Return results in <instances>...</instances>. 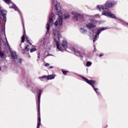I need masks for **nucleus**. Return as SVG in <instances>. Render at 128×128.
<instances>
[{
  "instance_id": "obj_21",
  "label": "nucleus",
  "mask_w": 128,
  "mask_h": 128,
  "mask_svg": "<svg viewBox=\"0 0 128 128\" xmlns=\"http://www.w3.org/2000/svg\"><path fill=\"white\" fill-rule=\"evenodd\" d=\"M29 50L30 48H24L22 50V52L23 54H24L26 52H29Z\"/></svg>"
},
{
  "instance_id": "obj_32",
  "label": "nucleus",
  "mask_w": 128,
  "mask_h": 128,
  "mask_svg": "<svg viewBox=\"0 0 128 128\" xmlns=\"http://www.w3.org/2000/svg\"><path fill=\"white\" fill-rule=\"evenodd\" d=\"M18 62H20V64H22V60L20 58L18 59Z\"/></svg>"
},
{
  "instance_id": "obj_37",
  "label": "nucleus",
  "mask_w": 128,
  "mask_h": 128,
  "mask_svg": "<svg viewBox=\"0 0 128 128\" xmlns=\"http://www.w3.org/2000/svg\"><path fill=\"white\" fill-rule=\"evenodd\" d=\"M54 68V66H51L49 67V68Z\"/></svg>"
},
{
  "instance_id": "obj_12",
  "label": "nucleus",
  "mask_w": 128,
  "mask_h": 128,
  "mask_svg": "<svg viewBox=\"0 0 128 128\" xmlns=\"http://www.w3.org/2000/svg\"><path fill=\"white\" fill-rule=\"evenodd\" d=\"M11 58L12 60H18V56L16 54V52H12L11 54Z\"/></svg>"
},
{
  "instance_id": "obj_9",
  "label": "nucleus",
  "mask_w": 128,
  "mask_h": 128,
  "mask_svg": "<svg viewBox=\"0 0 128 128\" xmlns=\"http://www.w3.org/2000/svg\"><path fill=\"white\" fill-rule=\"evenodd\" d=\"M116 2L114 1H112V0H108L105 3V6L106 8H112L114 4H116Z\"/></svg>"
},
{
  "instance_id": "obj_8",
  "label": "nucleus",
  "mask_w": 128,
  "mask_h": 128,
  "mask_svg": "<svg viewBox=\"0 0 128 128\" xmlns=\"http://www.w3.org/2000/svg\"><path fill=\"white\" fill-rule=\"evenodd\" d=\"M71 14L73 16L72 19L74 22H78V16H80V14H78L76 11H72L71 12Z\"/></svg>"
},
{
  "instance_id": "obj_13",
  "label": "nucleus",
  "mask_w": 128,
  "mask_h": 128,
  "mask_svg": "<svg viewBox=\"0 0 128 128\" xmlns=\"http://www.w3.org/2000/svg\"><path fill=\"white\" fill-rule=\"evenodd\" d=\"M42 90H39L38 97V104H40V96H42Z\"/></svg>"
},
{
  "instance_id": "obj_25",
  "label": "nucleus",
  "mask_w": 128,
  "mask_h": 128,
  "mask_svg": "<svg viewBox=\"0 0 128 128\" xmlns=\"http://www.w3.org/2000/svg\"><path fill=\"white\" fill-rule=\"evenodd\" d=\"M92 63L91 62H86V66H88V68H89V66H92Z\"/></svg>"
},
{
  "instance_id": "obj_24",
  "label": "nucleus",
  "mask_w": 128,
  "mask_h": 128,
  "mask_svg": "<svg viewBox=\"0 0 128 128\" xmlns=\"http://www.w3.org/2000/svg\"><path fill=\"white\" fill-rule=\"evenodd\" d=\"M62 72L64 76H66L68 74V71L64 70V69H62Z\"/></svg>"
},
{
  "instance_id": "obj_16",
  "label": "nucleus",
  "mask_w": 128,
  "mask_h": 128,
  "mask_svg": "<svg viewBox=\"0 0 128 128\" xmlns=\"http://www.w3.org/2000/svg\"><path fill=\"white\" fill-rule=\"evenodd\" d=\"M64 20H68L70 18V15L68 13H65L64 14Z\"/></svg>"
},
{
  "instance_id": "obj_22",
  "label": "nucleus",
  "mask_w": 128,
  "mask_h": 128,
  "mask_svg": "<svg viewBox=\"0 0 128 128\" xmlns=\"http://www.w3.org/2000/svg\"><path fill=\"white\" fill-rule=\"evenodd\" d=\"M4 52H1L0 50V58H4Z\"/></svg>"
},
{
  "instance_id": "obj_26",
  "label": "nucleus",
  "mask_w": 128,
  "mask_h": 128,
  "mask_svg": "<svg viewBox=\"0 0 128 128\" xmlns=\"http://www.w3.org/2000/svg\"><path fill=\"white\" fill-rule=\"evenodd\" d=\"M94 30H92L90 32L89 36H90V38H92V36H94Z\"/></svg>"
},
{
  "instance_id": "obj_15",
  "label": "nucleus",
  "mask_w": 128,
  "mask_h": 128,
  "mask_svg": "<svg viewBox=\"0 0 128 128\" xmlns=\"http://www.w3.org/2000/svg\"><path fill=\"white\" fill-rule=\"evenodd\" d=\"M62 46L64 48H66V46H68V42H66V40H63Z\"/></svg>"
},
{
  "instance_id": "obj_2",
  "label": "nucleus",
  "mask_w": 128,
  "mask_h": 128,
  "mask_svg": "<svg viewBox=\"0 0 128 128\" xmlns=\"http://www.w3.org/2000/svg\"><path fill=\"white\" fill-rule=\"evenodd\" d=\"M96 8L97 10H100V12H102V10H103V12H102V16H108V18H116V16L114 14H113L112 13L110 12V10L108 8H104L103 6L98 5Z\"/></svg>"
},
{
  "instance_id": "obj_17",
  "label": "nucleus",
  "mask_w": 128,
  "mask_h": 128,
  "mask_svg": "<svg viewBox=\"0 0 128 128\" xmlns=\"http://www.w3.org/2000/svg\"><path fill=\"white\" fill-rule=\"evenodd\" d=\"M38 116H40V104H38Z\"/></svg>"
},
{
  "instance_id": "obj_28",
  "label": "nucleus",
  "mask_w": 128,
  "mask_h": 128,
  "mask_svg": "<svg viewBox=\"0 0 128 128\" xmlns=\"http://www.w3.org/2000/svg\"><path fill=\"white\" fill-rule=\"evenodd\" d=\"M38 122H40V115L38 116Z\"/></svg>"
},
{
  "instance_id": "obj_33",
  "label": "nucleus",
  "mask_w": 128,
  "mask_h": 128,
  "mask_svg": "<svg viewBox=\"0 0 128 128\" xmlns=\"http://www.w3.org/2000/svg\"><path fill=\"white\" fill-rule=\"evenodd\" d=\"M45 66H50V64L47 63V64H45Z\"/></svg>"
},
{
  "instance_id": "obj_5",
  "label": "nucleus",
  "mask_w": 128,
  "mask_h": 128,
  "mask_svg": "<svg viewBox=\"0 0 128 128\" xmlns=\"http://www.w3.org/2000/svg\"><path fill=\"white\" fill-rule=\"evenodd\" d=\"M6 11L5 10H2L0 8V20H2L4 22H6Z\"/></svg>"
},
{
  "instance_id": "obj_27",
  "label": "nucleus",
  "mask_w": 128,
  "mask_h": 128,
  "mask_svg": "<svg viewBox=\"0 0 128 128\" xmlns=\"http://www.w3.org/2000/svg\"><path fill=\"white\" fill-rule=\"evenodd\" d=\"M21 39H22V42H24V35L22 36Z\"/></svg>"
},
{
  "instance_id": "obj_19",
  "label": "nucleus",
  "mask_w": 128,
  "mask_h": 128,
  "mask_svg": "<svg viewBox=\"0 0 128 128\" xmlns=\"http://www.w3.org/2000/svg\"><path fill=\"white\" fill-rule=\"evenodd\" d=\"M80 32L82 34H86V32H88V30H86L84 29V28H80Z\"/></svg>"
},
{
  "instance_id": "obj_38",
  "label": "nucleus",
  "mask_w": 128,
  "mask_h": 128,
  "mask_svg": "<svg viewBox=\"0 0 128 128\" xmlns=\"http://www.w3.org/2000/svg\"><path fill=\"white\" fill-rule=\"evenodd\" d=\"M26 38V40H27L28 42V38H27V37Z\"/></svg>"
},
{
  "instance_id": "obj_14",
  "label": "nucleus",
  "mask_w": 128,
  "mask_h": 128,
  "mask_svg": "<svg viewBox=\"0 0 128 128\" xmlns=\"http://www.w3.org/2000/svg\"><path fill=\"white\" fill-rule=\"evenodd\" d=\"M72 52H73L74 54H80V51L78 50L76 48H72Z\"/></svg>"
},
{
  "instance_id": "obj_31",
  "label": "nucleus",
  "mask_w": 128,
  "mask_h": 128,
  "mask_svg": "<svg viewBox=\"0 0 128 128\" xmlns=\"http://www.w3.org/2000/svg\"><path fill=\"white\" fill-rule=\"evenodd\" d=\"M40 122H38L36 128H40Z\"/></svg>"
},
{
  "instance_id": "obj_34",
  "label": "nucleus",
  "mask_w": 128,
  "mask_h": 128,
  "mask_svg": "<svg viewBox=\"0 0 128 128\" xmlns=\"http://www.w3.org/2000/svg\"><path fill=\"white\" fill-rule=\"evenodd\" d=\"M6 48H10V46H8V44H6Z\"/></svg>"
},
{
  "instance_id": "obj_3",
  "label": "nucleus",
  "mask_w": 128,
  "mask_h": 128,
  "mask_svg": "<svg viewBox=\"0 0 128 128\" xmlns=\"http://www.w3.org/2000/svg\"><path fill=\"white\" fill-rule=\"evenodd\" d=\"M81 78L84 80H85L87 82V84H88L90 86H92L94 90L96 92L97 94H100V92H98V89L97 88H96V87L94 86V84H96V81L94 80H88V79L87 78L83 76H81Z\"/></svg>"
},
{
  "instance_id": "obj_20",
  "label": "nucleus",
  "mask_w": 128,
  "mask_h": 128,
  "mask_svg": "<svg viewBox=\"0 0 128 128\" xmlns=\"http://www.w3.org/2000/svg\"><path fill=\"white\" fill-rule=\"evenodd\" d=\"M55 77H56V76H54V74L49 75L48 76V80H54V78Z\"/></svg>"
},
{
  "instance_id": "obj_18",
  "label": "nucleus",
  "mask_w": 128,
  "mask_h": 128,
  "mask_svg": "<svg viewBox=\"0 0 128 128\" xmlns=\"http://www.w3.org/2000/svg\"><path fill=\"white\" fill-rule=\"evenodd\" d=\"M46 28L47 30L46 34H50V32L48 31L50 30V23H47L46 25Z\"/></svg>"
},
{
  "instance_id": "obj_1",
  "label": "nucleus",
  "mask_w": 128,
  "mask_h": 128,
  "mask_svg": "<svg viewBox=\"0 0 128 128\" xmlns=\"http://www.w3.org/2000/svg\"><path fill=\"white\" fill-rule=\"evenodd\" d=\"M52 6L55 7L56 10L57 11V14L58 16V18L56 20L54 23V26L56 28L59 26H62V24L64 22V20L62 18V13L60 11V3H58L56 0H52Z\"/></svg>"
},
{
  "instance_id": "obj_10",
  "label": "nucleus",
  "mask_w": 128,
  "mask_h": 128,
  "mask_svg": "<svg viewBox=\"0 0 128 128\" xmlns=\"http://www.w3.org/2000/svg\"><path fill=\"white\" fill-rule=\"evenodd\" d=\"M56 18V17H54V13H52L49 16V24L50 26H52L54 24V20Z\"/></svg>"
},
{
  "instance_id": "obj_35",
  "label": "nucleus",
  "mask_w": 128,
  "mask_h": 128,
  "mask_svg": "<svg viewBox=\"0 0 128 128\" xmlns=\"http://www.w3.org/2000/svg\"><path fill=\"white\" fill-rule=\"evenodd\" d=\"M104 53H101L100 55H99V56L101 57V56H104Z\"/></svg>"
},
{
  "instance_id": "obj_6",
  "label": "nucleus",
  "mask_w": 128,
  "mask_h": 128,
  "mask_svg": "<svg viewBox=\"0 0 128 128\" xmlns=\"http://www.w3.org/2000/svg\"><path fill=\"white\" fill-rule=\"evenodd\" d=\"M108 30V28L102 27V28H100V29H99L98 30L97 33L94 36V37L93 39L94 42H96V40L98 39V36H100V32H102V30Z\"/></svg>"
},
{
  "instance_id": "obj_11",
  "label": "nucleus",
  "mask_w": 128,
  "mask_h": 128,
  "mask_svg": "<svg viewBox=\"0 0 128 128\" xmlns=\"http://www.w3.org/2000/svg\"><path fill=\"white\" fill-rule=\"evenodd\" d=\"M86 27L88 30H92V28H96V24L94 22H90L86 25Z\"/></svg>"
},
{
  "instance_id": "obj_7",
  "label": "nucleus",
  "mask_w": 128,
  "mask_h": 128,
  "mask_svg": "<svg viewBox=\"0 0 128 128\" xmlns=\"http://www.w3.org/2000/svg\"><path fill=\"white\" fill-rule=\"evenodd\" d=\"M6 4H9L10 8H14L15 10L18 11V8L16 6V5L12 2V1L10 0H4Z\"/></svg>"
},
{
  "instance_id": "obj_29",
  "label": "nucleus",
  "mask_w": 128,
  "mask_h": 128,
  "mask_svg": "<svg viewBox=\"0 0 128 128\" xmlns=\"http://www.w3.org/2000/svg\"><path fill=\"white\" fill-rule=\"evenodd\" d=\"M36 49L32 48L30 50V52H36Z\"/></svg>"
},
{
  "instance_id": "obj_39",
  "label": "nucleus",
  "mask_w": 128,
  "mask_h": 128,
  "mask_svg": "<svg viewBox=\"0 0 128 128\" xmlns=\"http://www.w3.org/2000/svg\"><path fill=\"white\" fill-rule=\"evenodd\" d=\"M1 70H2V68L0 67V72Z\"/></svg>"
},
{
  "instance_id": "obj_23",
  "label": "nucleus",
  "mask_w": 128,
  "mask_h": 128,
  "mask_svg": "<svg viewBox=\"0 0 128 128\" xmlns=\"http://www.w3.org/2000/svg\"><path fill=\"white\" fill-rule=\"evenodd\" d=\"M39 78H45V80H48V76H42L41 77H39Z\"/></svg>"
},
{
  "instance_id": "obj_30",
  "label": "nucleus",
  "mask_w": 128,
  "mask_h": 128,
  "mask_svg": "<svg viewBox=\"0 0 128 128\" xmlns=\"http://www.w3.org/2000/svg\"><path fill=\"white\" fill-rule=\"evenodd\" d=\"M65 49H62V48H57L56 51L57 52H60V50L61 52H62V50H64Z\"/></svg>"
},
{
  "instance_id": "obj_40",
  "label": "nucleus",
  "mask_w": 128,
  "mask_h": 128,
  "mask_svg": "<svg viewBox=\"0 0 128 128\" xmlns=\"http://www.w3.org/2000/svg\"><path fill=\"white\" fill-rule=\"evenodd\" d=\"M40 58V56H38V58Z\"/></svg>"
},
{
  "instance_id": "obj_36",
  "label": "nucleus",
  "mask_w": 128,
  "mask_h": 128,
  "mask_svg": "<svg viewBox=\"0 0 128 128\" xmlns=\"http://www.w3.org/2000/svg\"><path fill=\"white\" fill-rule=\"evenodd\" d=\"M123 22V24H128H128L126 23V22Z\"/></svg>"
},
{
  "instance_id": "obj_4",
  "label": "nucleus",
  "mask_w": 128,
  "mask_h": 128,
  "mask_svg": "<svg viewBox=\"0 0 128 128\" xmlns=\"http://www.w3.org/2000/svg\"><path fill=\"white\" fill-rule=\"evenodd\" d=\"M54 40L56 42L57 48H59L60 46V34L58 31L56 30H54Z\"/></svg>"
}]
</instances>
